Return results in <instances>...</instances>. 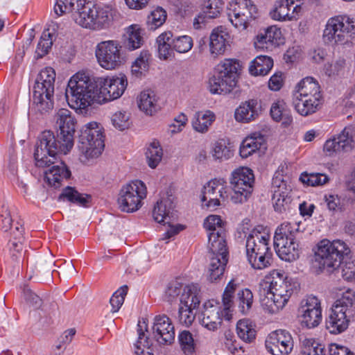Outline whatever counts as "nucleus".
Instances as JSON below:
<instances>
[{
  "instance_id": "obj_1",
  "label": "nucleus",
  "mask_w": 355,
  "mask_h": 355,
  "mask_svg": "<svg viewBox=\"0 0 355 355\" xmlns=\"http://www.w3.org/2000/svg\"><path fill=\"white\" fill-rule=\"evenodd\" d=\"M76 73L69 80L65 96L69 105L87 114L94 103L102 104L120 98L124 93L128 80L120 73L112 77H88Z\"/></svg>"
},
{
  "instance_id": "obj_2",
  "label": "nucleus",
  "mask_w": 355,
  "mask_h": 355,
  "mask_svg": "<svg viewBox=\"0 0 355 355\" xmlns=\"http://www.w3.org/2000/svg\"><path fill=\"white\" fill-rule=\"evenodd\" d=\"M63 142L51 130H44L37 137L33 157L35 165L40 168L49 167L44 173L45 182L52 187L58 189L64 179H70L71 172L67 164L60 159V155H67L70 150L63 148Z\"/></svg>"
},
{
  "instance_id": "obj_3",
  "label": "nucleus",
  "mask_w": 355,
  "mask_h": 355,
  "mask_svg": "<svg viewBox=\"0 0 355 355\" xmlns=\"http://www.w3.org/2000/svg\"><path fill=\"white\" fill-rule=\"evenodd\" d=\"M300 234L298 225L291 223H284L276 229L274 235V248L282 260L291 262L300 257Z\"/></svg>"
},
{
  "instance_id": "obj_4",
  "label": "nucleus",
  "mask_w": 355,
  "mask_h": 355,
  "mask_svg": "<svg viewBox=\"0 0 355 355\" xmlns=\"http://www.w3.org/2000/svg\"><path fill=\"white\" fill-rule=\"evenodd\" d=\"M350 252L348 245L341 240L322 239L317 244L314 256L320 269L331 272L342 265Z\"/></svg>"
},
{
  "instance_id": "obj_5",
  "label": "nucleus",
  "mask_w": 355,
  "mask_h": 355,
  "mask_svg": "<svg viewBox=\"0 0 355 355\" xmlns=\"http://www.w3.org/2000/svg\"><path fill=\"white\" fill-rule=\"evenodd\" d=\"M241 65L236 59H225L216 66L209 78V91L213 94H227L236 86Z\"/></svg>"
},
{
  "instance_id": "obj_6",
  "label": "nucleus",
  "mask_w": 355,
  "mask_h": 355,
  "mask_svg": "<svg viewBox=\"0 0 355 355\" xmlns=\"http://www.w3.org/2000/svg\"><path fill=\"white\" fill-rule=\"evenodd\" d=\"M55 72L46 67L37 74L33 92V101L38 111L43 114L53 108V93Z\"/></svg>"
},
{
  "instance_id": "obj_7",
  "label": "nucleus",
  "mask_w": 355,
  "mask_h": 355,
  "mask_svg": "<svg viewBox=\"0 0 355 355\" xmlns=\"http://www.w3.org/2000/svg\"><path fill=\"white\" fill-rule=\"evenodd\" d=\"M104 138L100 123H87L78 132V148L87 159L98 157L105 148Z\"/></svg>"
},
{
  "instance_id": "obj_8",
  "label": "nucleus",
  "mask_w": 355,
  "mask_h": 355,
  "mask_svg": "<svg viewBox=\"0 0 355 355\" xmlns=\"http://www.w3.org/2000/svg\"><path fill=\"white\" fill-rule=\"evenodd\" d=\"M355 35V19L349 16L337 15L328 19L323 31L325 43L344 44Z\"/></svg>"
},
{
  "instance_id": "obj_9",
  "label": "nucleus",
  "mask_w": 355,
  "mask_h": 355,
  "mask_svg": "<svg viewBox=\"0 0 355 355\" xmlns=\"http://www.w3.org/2000/svg\"><path fill=\"white\" fill-rule=\"evenodd\" d=\"M230 184L233 191L231 200L235 204L246 202L252 195L254 189L253 171L244 166L236 168L231 173Z\"/></svg>"
},
{
  "instance_id": "obj_10",
  "label": "nucleus",
  "mask_w": 355,
  "mask_h": 355,
  "mask_svg": "<svg viewBox=\"0 0 355 355\" xmlns=\"http://www.w3.org/2000/svg\"><path fill=\"white\" fill-rule=\"evenodd\" d=\"M158 45L159 58L167 60L174 57V52L184 53L189 51L193 45V39L189 35H178L171 31L160 34L156 40Z\"/></svg>"
},
{
  "instance_id": "obj_11",
  "label": "nucleus",
  "mask_w": 355,
  "mask_h": 355,
  "mask_svg": "<svg viewBox=\"0 0 355 355\" xmlns=\"http://www.w3.org/2000/svg\"><path fill=\"white\" fill-rule=\"evenodd\" d=\"M147 189L145 184L135 180L123 186L120 190L118 204L122 211L132 213L142 206V200L146 197Z\"/></svg>"
},
{
  "instance_id": "obj_12",
  "label": "nucleus",
  "mask_w": 355,
  "mask_h": 355,
  "mask_svg": "<svg viewBox=\"0 0 355 355\" xmlns=\"http://www.w3.org/2000/svg\"><path fill=\"white\" fill-rule=\"evenodd\" d=\"M77 121L67 109H60L56 114V137L63 142L65 150H71L74 145V134Z\"/></svg>"
},
{
  "instance_id": "obj_13",
  "label": "nucleus",
  "mask_w": 355,
  "mask_h": 355,
  "mask_svg": "<svg viewBox=\"0 0 355 355\" xmlns=\"http://www.w3.org/2000/svg\"><path fill=\"white\" fill-rule=\"evenodd\" d=\"M121 46L114 40L103 41L96 48V57L99 65L105 69H114L120 66L123 58L120 53Z\"/></svg>"
},
{
  "instance_id": "obj_14",
  "label": "nucleus",
  "mask_w": 355,
  "mask_h": 355,
  "mask_svg": "<svg viewBox=\"0 0 355 355\" xmlns=\"http://www.w3.org/2000/svg\"><path fill=\"white\" fill-rule=\"evenodd\" d=\"M355 148V131L352 126L345 127L339 134L327 140L323 150L327 155L337 153H349Z\"/></svg>"
},
{
  "instance_id": "obj_15",
  "label": "nucleus",
  "mask_w": 355,
  "mask_h": 355,
  "mask_svg": "<svg viewBox=\"0 0 355 355\" xmlns=\"http://www.w3.org/2000/svg\"><path fill=\"white\" fill-rule=\"evenodd\" d=\"M300 355H355L347 347L336 343L325 345L315 338H304L302 341Z\"/></svg>"
},
{
  "instance_id": "obj_16",
  "label": "nucleus",
  "mask_w": 355,
  "mask_h": 355,
  "mask_svg": "<svg viewBox=\"0 0 355 355\" xmlns=\"http://www.w3.org/2000/svg\"><path fill=\"white\" fill-rule=\"evenodd\" d=\"M265 346L272 355H288L293 348L291 334L285 329H277L271 332L266 338Z\"/></svg>"
},
{
  "instance_id": "obj_17",
  "label": "nucleus",
  "mask_w": 355,
  "mask_h": 355,
  "mask_svg": "<svg viewBox=\"0 0 355 355\" xmlns=\"http://www.w3.org/2000/svg\"><path fill=\"white\" fill-rule=\"evenodd\" d=\"M226 224L218 215H209L204 220L203 227L209 232V246L215 251L218 246L227 245Z\"/></svg>"
},
{
  "instance_id": "obj_18",
  "label": "nucleus",
  "mask_w": 355,
  "mask_h": 355,
  "mask_svg": "<svg viewBox=\"0 0 355 355\" xmlns=\"http://www.w3.org/2000/svg\"><path fill=\"white\" fill-rule=\"evenodd\" d=\"M151 336L159 345H169L174 342L175 336L174 326L166 315H157L154 317Z\"/></svg>"
},
{
  "instance_id": "obj_19",
  "label": "nucleus",
  "mask_w": 355,
  "mask_h": 355,
  "mask_svg": "<svg viewBox=\"0 0 355 355\" xmlns=\"http://www.w3.org/2000/svg\"><path fill=\"white\" fill-rule=\"evenodd\" d=\"M209 252L211 254L210 257V263L208 268L207 279L213 283L223 277L226 265L228 262L229 252L227 245L226 247L218 246L216 250H212L209 246Z\"/></svg>"
},
{
  "instance_id": "obj_20",
  "label": "nucleus",
  "mask_w": 355,
  "mask_h": 355,
  "mask_svg": "<svg viewBox=\"0 0 355 355\" xmlns=\"http://www.w3.org/2000/svg\"><path fill=\"white\" fill-rule=\"evenodd\" d=\"M262 226L254 228L247 237L246 241V256L248 257L250 254L272 253L269 245L270 235L268 233H261Z\"/></svg>"
},
{
  "instance_id": "obj_21",
  "label": "nucleus",
  "mask_w": 355,
  "mask_h": 355,
  "mask_svg": "<svg viewBox=\"0 0 355 355\" xmlns=\"http://www.w3.org/2000/svg\"><path fill=\"white\" fill-rule=\"evenodd\" d=\"M76 3L72 19L83 28L92 30L95 3L92 0H77Z\"/></svg>"
},
{
  "instance_id": "obj_22",
  "label": "nucleus",
  "mask_w": 355,
  "mask_h": 355,
  "mask_svg": "<svg viewBox=\"0 0 355 355\" xmlns=\"http://www.w3.org/2000/svg\"><path fill=\"white\" fill-rule=\"evenodd\" d=\"M262 102L257 98H252L242 102L235 110L234 118L240 123H250L255 121L262 113Z\"/></svg>"
},
{
  "instance_id": "obj_23",
  "label": "nucleus",
  "mask_w": 355,
  "mask_h": 355,
  "mask_svg": "<svg viewBox=\"0 0 355 355\" xmlns=\"http://www.w3.org/2000/svg\"><path fill=\"white\" fill-rule=\"evenodd\" d=\"M341 306H333L325 320V327L331 334H340L349 326V320Z\"/></svg>"
},
{
  "instance_id": "obj_24",
  "label": "nucleus",
  "mask_w": 355,
  "mask_h": 355,
  "mask_svg": "<svg viewBox=\"0 0 355 355\" xmlns=\"http://www.w3.org/2000/svg\"><path fill=\"white\" fill-rule=\"evenodd\" d=\"M284 43V38L282 31L277 26H271L265 30L264 34H259L257 36V42L254 43L256 48L270 49L272 46H279Z\"/></svg>"
},
{
  "instance_id": "obj_25",
  "label": "nucleus",
  "mask_w": 355,
  "mask_h": 355,
  "mask_svg": "<svg viewBox=\"0 0 355 355\" xmlns=\"http://www.w3.org/2000/svg\"><path fill=\"white\" fill-rule=\"evenodd\" d=\"M58 202H69L79 207L88 208L92 205L90 194L80 193L74 187L67 186L58 197Z\"/></svg>"
},
{
  "instance_id": "obj_26",
  "label": "nucleus",
  "mask_w": 355,
  "mask_h": 355,
  "mask_svg": "<svg viewBox=\"0 0 355 355\" xmlns=\"http://www.w3.org/2000/svg\"><path fill=\"white\" fill-rule=\"evenodd\" d=\"M272 280L266 282L265 285L271 290H274L275 296L281 297L287 295L288 300L293 293V286H292V279L284 277V274L277 271H274L272 274Z\"/></svg>"
},
{
  "instance_id": "obj_27",
  "label": "nucleus",
  "mask_w": 355,
  "mask_h": 355,
  "mask_svg": "<svg viewBox=\"0 0 355 355\" xmlns=\"http://www.w3.org/2000/svg\"><path fill=\"white\" fill-rule=\"evenodd\" d=\"M94 18L92 30L100 31L108 28L113 20L112 6L95 3Z\"/></svg>"
},
{
  "instance_id": "obj_28",
  "label": "nucleus",
  "mask_w": 355,
  "mask_h": 355,
  "mask_svg": "<svg viewBox=\"0 0 355 355\" xmlns=\"http://www.w3.org/2000/svg\"><path fill=\"white\" fill-rule=\"evenodd\" d=\"M282 184L278 185L277 190L274 191L272 200L274 207V210L279 214H288L290 213L293 209V198L289 192L286 191H282L281 189L284 186L286 187V184L282 180Z\"/></svg>"
},
{
  "instance_id": "obj_29",
  "label": "nucleus",
  "mask_w": 355,
  "mask_h": 355,
  "mask_svg": "<svg viewBox=\"0 0 355 355\" xmlns=\"http://www.w3.org/2000/svg\"><path fill=\"white\" fill-rule=\"evenodd\" d=\"M175 205L168 198H162L158 200L154 207L153 216L154 220L164 225L166 223H170V220L173 217V214Z\"/></svg>"
},
{
  "instance_id": "obj_30",
  "label": "nucleus",
  "mask_w": 355,
  "mask_h": 355,
  "mask_svg": "<svg viewBox=\"0 0 355 355\" xmlns=\"http://www.w3.org/2000/svg\"><path fill=\"white\" fill-rule=\"evenodd\" d=\"M260 300L263 306H267L269 311L274 313L279 309H282L288 301V296H275L274 290H271L266 286L260 290Z\"/></svg>"
},
{
  "instance_id": "obj_31",
  "label": "nucleus",
  "mask_w": 355,
  "mask_h": 355,
  "mask_svg": "<svg viewBox=\"0 0 355 355\" xmlns=\"http://www.w3.org/2000/svg\"><path fill=\"white\" fill-rule=\"evenodd\" d=\"M227 34L218 28H214L209 37V46L210 54L213 58L225 53L228 44L226 37Z\"/></svg>"
},
{
  "instance_id": "obj_32",
  "label": "nucleus",
  "mask_w": 355,
  "mask_h": 355,
  "mask_svg": "<svg viewBox=\"0 0 355 355\" xmlns=\"http://www.w3.org/2000/svg\"><path fill=\"white\" fill-rule=\"evenodd\" d=\"M293 5V0L276 1L269 15L274 20L280 21H292L293 19H295V16L290 13L291 7Z\"/></svg>"
},
{
  "instance_id": "obj_33",
  "label": "nucleus",
  "mask_w": 355,
  "mask_h": 355,
  "mask_svg": "<svg viewBox=\"0 0 355 355\" xmlns=\"http://www.w3.org/2000/svg\"><path fill=\"white\" fill-rule=\"evenodd\" d=\"M138 107L147 115L152 116L156 113L160 107L157 104V98L155 92L151 89L141 92L138 98Z\"/></svg>"
},
{
  "instance_id": "obj_34",
  "label": "nucleus",
  "mask_w": 355,
  "mask_h": 355,
  "mask_svg": "<svg viewBox=\"0 0 355 355\" xmlns=\"http://www.w3.org/2000/svg\"><path fill=\"white\" fill-rule=\"evenodd\" d=\"M295 92L300 97L321 98L320 85L313 77H306L297 83Z\"/></svg>"
},
{
  "instance_id": "obj_35",
  "label": "nucleus",
  "mask_w": 355,
  "mask_h": 355,
  "mask_svg": "<svg viewBox=\"0 0 355 355\" xmlns=\"http://www.w3.org/2000/svg\"><path fill=\"white\" fill-rule=\"evenodd\" d=\"M319 98L300 97L296 96L293 106L297 113L302 116H308L315 113L320 106Z\"/></svg>"
},
{
  "instance_id": "obj_36",
  "label": "nucleus",
  "mask_w": 355,
  "mask_h": 355,
  "mask_svg": "<svg viewBox=\"0 0 355 355\" xmlns=\"http://www.w3.org/2000/svg\"><path fill=\"white\" fill-rule=\"evenodd\" d=\"M273 67V60L267 55H258L252 62L249 72L252 76H264L267 75Z\"/></svg>"
},
{
  "instance_id": "obj_37",
  "label": "nucleus",
  "mask_w": 355,
  "mask_h": 355,
  "mask_svg": "<svg viewBox=\"0 0 355 355\" xmlns=\"http://www.w3.org/2000/svg\"><path fill=\"white\" fill-rule=\"evenodd\" d=\"M24 228L22 225L19 222L15 224V231H13L10 234V239L8 241V248L10 251L12 252V258L15 260L17 259V255L16 253H21L24 246Z\"/></svg>"
},
{
  "instance_id": "obj_38",
  "label": "nucleus",
  "mask_w": 355,
  "mask_h": 355,
  "mask_svg": "<svg viewBox=\"0 0 355 355\" xmlns=\"http://www.w3.org/2000/svg\"><path fill=\"white\" fill-rule=\"evenodd\" d=\"M324 200L327 209L332 215L336 213L345 212L347 209L349 200L342 196L335 193H326L324 196Z\"/></svg>"
},
{
  "instance_id": "obj_39",
  "label": "nucleus",
  "mask_w": 355,
  "mask_h": 355,
  "mask_svg": "<svg viewBox=\"0 0 355 355\" xmlns=\"http://www.w3.org/2000/svg\"><path fill=\"white\" fill-rule=\"evenodd\" d=\"M144 40L141 35L140 29L137 28V25L130 26L123 35V46L129 51H134L140 48Z\"/></svg>"
},
{
  "instance_id": "obj_40",
  "label": "nucleus",
  "mask_w": 355,
  "mask_h": 355,
  "mask_svg": "<svg viewBox=\"0 0 355 355\" xmlns=\"http://www.w3.org/2000/svg\"><path fill=\"white\" fill-rule=\"evenodd\" d=\"M143 321H139L137 324V333H138V340L137 343L135 344V347L136 348L135 354L137 355H154V354L150 352H145L144 349H141V340L144 339L143 346L146 347L147 349H150V347L153 345V343L150 340L149 336H145V332L148 331V320L146 318H143Z\"/></svg>"
},
{
  "instance_id": "obj_41",
  "label": "nucleus",
  "mask_w": 355,
  "mask_h": 355,
  "mask_svg": "<svg viewBox=\"0 0 355 355\" xmlns=\"http://www.w3.org/2000/svg\"><path fill=\"white\" fill-rule=\"evenodd\" d=\"M299 318L302 327L313 329L319 325L322 321V311L309 309L299 308Z\"/></svg>"
},
{
  "instance_id": "obj_42",
  "label": "nucleus",
  "mask_w": 355,
  "mask_h": 355,
  "mask_svg": "<svg viewBox=\"0 0 355 355\" xmlns=\"http://www.w3.org/2000/svg\"><path fill=\"white\" fill-rule=\"evenodd\" d=\"M255 327V324L249 319L239 320L236 324L238 336L245 343H252L255 340L257 335Z\"/></svg>"
},
{
  "instance_id": "obj_43",
  "label": "nucleus",
  "mask_w": 355,
  "mask_h": 355,
  "mask_svg": "<svg viewBox=\"0 0 355 355\" xmlns=\"http://www.w3.org/2000/svg\"><path fill=\"white\" fill-rule=\"evenodd\" d=\"M150 53L148 50H142L131 66V72L137 78H141L146 75L149 69L148 60Z\"/></svg>"
},
{
  "instance_id": "obj_44",
  "label": "nucleus",
  "mask_w": 355,
  "mask_h": 355,
  "mask_svg": "<svg viewBox=\"0 0 355 355\" xmlns=\"http://www.w3.org/2000/svg\"><path fill=\"white\" fill-rule=\"evenodd\" d=\"M224 315V313L218 309L211 311L206 310L203 313L202 324L209 330H216L221 325Z\"/></svg>"
},
{
  "instance_id": "obj_45",
  "label": "nucleus",
  "mask_w": 355,
  "mask_h": 355,
  "mask_svg": "<svg viewBox=\"0 0 355 355\" xmlns=\"http://www.w3.org/2000/svg\"><path fill=\"white\" fill-rule=\"evenodd\" d=\"M162 155L163 150L159 142L154 141L150 143L146 152V157L148 160L149 167L151 168H155L162 160Z\"/></svg>"
},
{
  "instance_id": "obj_46",
  "label": "nucleus",
  "mask_w": 355,
  "mask_h": 355,
  "mask_svg": "<svg viewBox=\"0 0 355 355\" xmlns=\"http://www.w3.org/2000/svg\"><path fill=\"white\" fill-rule=\"evenodd\" d=\"M178 339L180 348L185 355H192L196 352V345L189 331H181L178 336Z\"/></svg>"
},
{
  "instance_id": "obj_47",
  "label": "nucleus",
  "mask_w": 355,
  "mask_h": 355,
  "mask_svg": "<svg viewBox=\"0 0 355 355\" xmlns=\"http://www.w3.org/2000/svg\"><path fill=\"white\" fill-rule=\"evenodd\" d=\"M300 180L306 186L317 187L327 183L329 181V178L324 173L303 172L300 176Z\"/></svg>"
},
{
  "instance_id": "obj_48",
  "label": "nucleus",
  "mask_w": 355,
  "mask_h": 355,
  "mask_svg": "<svg viewBox=\"0 0 355 355\" xmlns=\"http://www.w3.org/2000/svg\"><path fill=\"white\" fill-rule=\"evenodd\" d=\"M247 259L252 268L256 270H262L271 265L272 262V252L259 254V255L250 254Z\"/></svg>"
},
{
  "instance_id": "obj_49",
  "label": "nucleus",
  "mask_w": 355,
  "mask_h": 355,
  "mask_svg": "<svg viewBox=\"0 0 355 355\" xmlns=\"http://www.w3.org/2000/svg\"><path fill=\"white\" fill-rule=\"evenodd\" d=\"M180 306L198 308L200 301L190 286H184L180 295Z\"/></svg>"
},
{
  "instance_id": "obj_50",
  "label": "nucleus",
  "mask_w": 355,
  "mask_h": 355,
  "mask_svg": "<svg viewBox=\"0 0 355 355\" xmlns=\"http://www.w3.org/2000/svg\"><path fill=\"white\" fill-rule=\"evenodd\" d=\"M239 309L243 314H247L253 303V294L248 288L239 291L237 293Z\"/></svg>"
},
{
  "instance_id": "obj_51",
  "label": "nucleus",
  "mask_w": 355,
  "mask_h": 355,
  "mask_svg": "<svg viewBox=\"0 0 355 355\" xmlns=\"http://www.w3.org/2000/svg\"><path fill=\"white\" fill-rule=\"evenodd\" d=\"M214 120V114L211 111H207L201 116L198 114V118L192 122V126L197 132H205Z\"/></svg>"
},
{
  "instance_id": "obj_52",
  "label": "nucleus",
  "mask_w": 355,
  "mask_h": 355,
  "mask_svg": "<svg viewBox=\"0 0 355 355\" xmlns=\"http://www.w3.org/2000/svg\"><path fill=\"white\" fill-rule=\"evenodd\" d=\"M12 219L8 205L5 202L0 204V229L7 232L10 231V234L15 231V227H12Z\"/></svg>"
},
{
  "instance_id": "obj_53",
  "label": "nucleus",
  "mask_w": 355,
  "mask_h": 355,
  "mask_svg": "<svg viewBox=\"0 0 355 355\" xmlns=\"http://www.w3.org/2000/svg\"><path fill=\"white\" fill-rule=\"evenodd\" d=\"M51 37V33H42L35 51V58L37 60L42 58L49 53L53 45Z\"/></svg>"
},
{
  "instance_id": "obj_54",
  "label": "nucleus",
  "mask_w": 355,
  "mask_h": 355,
  "mask_svg": "<svg viewBox=\"0 0 355 355\" xmlns=\"http://www.w3.org/2000/svg\"><path fill=\"white\" fill-rule=\"evenodd\" d=\"M166 12L161 7H157L153 10L148 17L149 29L155 30L161 26L166 21Z\"/></svg>"
},
{
  "instance_id": "obj_55",
  "label": "nucleus",
  "mask_w": 355,
  "mask_h": 355,
  "mask_svg": "<svg viewBox=\"0 0 355 355\" xmlns=\"http://www.w3.org/2000/svg\"><path fill=\"white\" fill-rule=\"evenodd\" d=\"M128 291V286L123 285L112 294L110 300V303L112 306L111 311L112 313H116L120 309L124 302L125 296L127 295Z\"/></svg>"
},
{
  "instance_id": "obj_56",
  "label": "nucleus",
  "mask_w": 355,
  "mask_h": 355,
  "mask_svg": "<svg viewBox=\"0 0 355 355\" xmlns=\"http://www.w3.org/2000/svg\"><path fill=\"white\" fill-rule=\"evenodd\" d=\"M183 287L184 285L181 282L178 281L170 282L165 290V300L170 303L176 300L182 293Z\"/></svg>"
},
{
  "instance_id": "obj_57",
  "label": "nucleus",
  "mask_w": 355,
  "mask_h": 355,
  "mask_svg": "<svg viewBox=\"0 0 355 355\" xmlns=\"http://www.w3.org/2000/svg\"><path fill=\"white\" fill-rule=\"evenodd\" d=\"M112 125L119 130H124L130 125L129 116L125 112H116L112 116Z\"/></svg>"
},
{
  "instance_id": "obj_58",
  "label": "nucleus",
  "mask_w": 355,
  "mask_h": 355,
  "mask_svg": "<svg viewBox=\"0 0 355 355\" xmlns=\"http://www.w3.org/2000/svg\"><path fill=\"white\" fill-rule=\"evenodd\" d=\"M196 308L193 307H184L180 306L178 310V319L182 324H184L186 327H189L195 319V314L193 310Z\"/></svg>"
},
{
  "instance_id": "obj_59",
  "label": "nucleus",
  "mask_w": 355,
  "mask_h": 355,
  "mask_svg": "<svg viewBox=\"0 0 355 355\" xmlns=\"http://www.w3.org/2000/svg\"><path fill=\"white\" fill-rule=\"evenodd\" d=\"M263 140V136L261 134L254 132L247 137L243 141L245 146L250 150H253V153H254L261 148Z\"/></svg>"
},
{
  "instance_id": "obj_60",
  "label": "nucleus",
  "mask_w": 355,
  "mask_h": 355,
  "mask_svg": "<svg viewBox=\"0 0 355 355\" xmlns=\"http://www.w3.org/2000/svg\"><path fill=\"white\" fill-rule=\"evenodd\" d=\"M207 1L206 12L211 17H218L222 11L225 0H205Z\"/></svg>"
},
{
  "instance_id": "obj_61",
  "label": "nucleus",
  "mask_w": 355,
  "mask_h": 355,
  "mask_svg": "<svg viewBox=\"0 0 355 355\" xmlns=\"http://www.w3.org/2000/svg\"><path fill=\"white\" fill-rule=\"evenodd\" d=\"M286 103L283 100L274 102L270 107V114L272 119L276 122L281 121V116L287 107Z\"/></svg>"
},
{
  "instance_id": "obj_62",
  "label": "nucleus",
  "mask_w": 355,
  "mask_h": 355,
  "mask_svg": "<svg viewBox=\"0 0 355 355\" xmlns=\"http://www.w3.org/2000/svg\"><path fill=\"white\" fill-rule=\"evenodd\" d=\"M24 296L26 302L34 309H40L42 305V298L29 288L24 289Z\"/></svg>"
},
{
  "instance_id": "obj_63",
  "label": "nucleus",
  "mask_w": 355,
  "mask_h": 355,
  "mask_svg": "<svg viewBox=\"0 0 355 355\" xmlns=\"http://www.w3.org/2000/svg\"><path fill=\"white\" fill-rule=\"evenodd\" d=\"M355 299L354 294L351 292L347 291L343 293L342 297L340 299L337 300L333 306H342V309L343 311L346 312L349 307H351L354 303V300Z\"/></svg>"
},
{
  "instance_id": "obj_64",
  "label": "nucleus",
  "mask_w": 355,
  "mask_h": 355,
  "mask_svg": "<svg viewBox=\"0 0 355 355\" xmlns=\"http://www.w3.org/2000/svg\"><path fill=\"white\" fill-rule=\"evenodd\" d=\"M348 256L344 259L343 267V276L348 280L352 281L355 279V260L347 261Z\"/></svg>"
}]
</instances>
